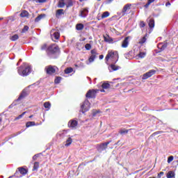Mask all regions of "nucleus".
Wrapping results in <instances>:
<instances>
[{"label":"nucleus","instance_id":"c9c22d12","mask_svg":"<svg viewBox=\"0 0 178 178\" xmlns=\"http://www.w3.org/2000/svg\"><path fill=\"white\" fill-rule=\"evenodd\" d=\"M71 6H73V1L72 0H68L67 8H71Z\"/></svg>","mask_w":178,"mask_h":178},{"label":"nucleus","instance_id":"8fccbe9b","mask_svg":"<svg viewBox=\"0 0 178 178\" xmlns=\"http://www.w3.org/2000/svg\"><path fill=\"white\" fill-rule=\"evenodd\" d=\"M161 133H163V131H160L154 132L153 134H154V136H156V134H161Z\"/></svg>","mask_w":178,"mask_h":178},{"label":"nucleus","instance_id":"c756f323","mask_svg":"<svg viewBox=\"0 0 178 178\" xmlns=\"http://www.w3.org/2000/svg\"><path fill=\"white\" fill-rule=\"evenodd\" d=\"M102 88L106 90L111 87V84H109L108 83H102Z\"/></svg>","mask_w":178,"mask_h":178},{"label":"nucleus","instance_id":"338daca9","mask_svg":"<svg viewBox=\"0 0 178 178\" xmlns=\"http://www.w3.org/2000/svg\"><path fill=\"white\" fill-rule=\"evenodd\" d=\"M2 122V118H0V123Z\"/></svg>","mask_w":178,"mask_h":178},{"label":"nucleus","instance_id":"58836bf2","mask_svg":"<svg viewBox=\"0 0 178 178\" xmlns=\"http://www.w3.org/2000/svg\"><path fill=\"white\" fill-rule=\"evenodd\" d=\"M24 115H26V112H24L23 113H22L21 115H18L16 118L15 120H19V119H22V118H23L24 116Z\"/></svg>","mask_w":178,"mask_h":178},{"label":"nucleus","instance_id":"c85d7f7f","mask_svg":"<svg viewBox=\"0 0 178 178\" xmlns=\"http://www.w3.org/2000/svg\"><path fill=\"white\" fill-rule=\"evenodd\" d=\"M119 133H120V134H121L122 136H124V134H127V133H129V130L124 129H120V130L119 131Z\"/></svg>","mask_w":178,"mask_h":178},{"label":"nucleus","instance_id":"7c9ffc66","mask_svg":"<svg viewBox=\"0 0 178 178\" xmlns=\"http://www.w3.org/2000/svg\"><path fill=\"white\" fill-rule=\"evenodd\" d=\"M44 106L47 111H49L51 108V103H49V102H45L44 104Z\"/></svg>","mask_w":178,"mask_h":178},{"label":"nucleus","instance_id":"4be33fe9","mask_svg":"<svg viewBox=\"0 0 178 178\" xmlns=\"http://www.w3.org/2000/svg\"><path fill=\"white\" fill-rule=\"evenodd\" d=\"M38 168H40V163L38 161H35L33 164V170H38Z\"/></svg>","mask_w":178,"mask_h":178},{"label":"nucleus","instance_id":"f03ea898","mask_svg":"<svg viewBox=\"0 0 178 178\" xmlns=\"http://www.w3.org/2000/svg\"><path fill=\"white\" fill-rule=\"evenodd\" d=\"M58 51L59 47H58V45H56V44H54L48 47L46 52L49 58H55V56L56 55V54H58Z\"/></svg>","mask_w":178,"mask_h":178},{"label":"nucleus","instance_id":"aec40b11","mask_svg":"<svg viewBox=\"0 0 178 178\" xmlns=\"http://www.w3.org/2000/svg\"><path fill=\"white\" fill-rule=\"evenodd\" d=\"M45 16H47L45 14H41L39 16H38L35 19V23H38V22H40V20H41L42 19H44V17H45Z\"/></svg>","mask_w":178,"mask_h":178},{"label":"nucleus","instance_id":"6e6d98bb","mask_svg":"<svg viewBox=\"0 0 178 178\" xmlns=\"http://www.w3.org/2000/svg\"><path fill=\"white\" fill-rule=\"evenodd\" d=\"M99 59H100V60H102V59H104V55H100V56H99Z\"/></svg>","mask_w":178,"mask_h":178},{"label":"nucleus","instance_id":"4468645a","mask_svg":"<svg viewBox=\"0 0 178 178\" xmlns=\"http://www.w3.org/2000/svg\"><path fill=\"white\" fill-rule=\"evenodd\" d=\"M95 94L97 92L95 90H90L86 95V98H95Z\"/></svg>","mask_w":178,"mask_h":178},{"label":"nucleus","instance_id":"9d476101","mask_svg":"<svg viewBox=\"0 0 178 178\" xmlns=\"http://www.w3.org/2000/svg\"><path fill=\"white\" fill-rule=\"evenodd\" d=\"M18 170L19 171H16L15 173L14 174V177H22V176H19V173H20V175H23V176H24L25 175H27V170H26V168H18Z\"/></svg>","mask_w":178,"mask_h":178},{"label":"nucleus","instance_id":"423d86ee","mask_svg":"<svg viewBox=\"0 0 178 178\" xmlns=\"http://www.w3.org/2000/svg\"><path fill=\"white\" fill-rule=\"evenodd\" d=\"M91 56L89 57V62L86 61V65H90V63H92L95 60V58H97V56L98 54H97V50L92 49L90 51Z\"/></svg>","mask_w":178,"mask_h":178},{"label":"nucleus","instance_id":"cd10ccee","mask_svg":"<svg viewBox=\"0 0 178 178\" xmlns=\"http://www.w3.org/2000/svg\"><path fill=\"white\" fill-rule=\"evenodd\" d=\"M147 34L142 38L140 41H139V44H140L141 45H143V44L145 43V42L147 41Z\"/></svg>","mask_w":178,"mask_h":178},{"label":"nucleus","instance_id":"49530a36","mask_svg":"<svg viewBox=\"0 0 178 178\" xmlns=\"http://www.w3.org/2000/svg\"><path fill=\"white\" fill-rule=\"evenodd\" d=\"M38 156H40V154H35L33 156V161H37V159L38 158Z\"/></svg>","mask_w":178,"mask_h":178},{"label":"nucleus","instance_id":"f257e3e1","mask_svg":"<svg viewBox=\"0 0 178 178\" xmlns=\"http://www.w3.org/2000/svg\"><path fill=\"white\" fill-rule=\"evenodd\" d=\"M18 74L22 76V77H26L31 73V65L24 63L23 65H20L17 70Z\"/></svg>","mask_w":178,"mask_h":178},{"label":"nucleus","instance_id":"393cba45","mask_svg":"<svg viewBox=\"0 0 178 178\" xmlns=\"http://www.w3.org/2000/svg\"><path fill=\"white\" fill-rule=\"evenodd\" d=\"M31 126H35V122L33 121L26 122V127H31Z\"/></svg>","mask_w":178,"mask_h":178},{"label":"nucleus","instance_id":"7ed1b4c3","mask_svg":"<svg viewBox=\"0 0 178 178\" xmlns=\"http://www.w3.org/2000/svg\"><path fill=\"white\" fill-rule=\"evenodd\" d=\"M106 62L111 59V60L114 62V63H117L118 60H119V54L118 51H111L108 52L105 58Z\"/></svg>","mask_w":178,"mask_h":178},{"label":"nucleus","instance_id":"20e7f679","mask_svg":"<svg viewBox=\"0 0 178 178\" xmlns=\"http://www.w3.org/2000/svg\"><path fill=\"white\" fill-rule=\"evenodd\" d=\"M90 102L86 99L81 105L80 112H81V113H86V112L90 111Z\"/></svg>","mask_w":178,"mask_h":178},{"label":"nucleus","instance_id":"e2e57ef3","mask_svg":"<svg viewBox=\"0 0 178 178\" xmlns=\"http://www.w3.org/2000/svg\"><path fill=\"white\" fill-rule=\"evenodd\" d=\"M119 143H120V140H118V143L115 144V145H118V144H119Z\"/></svg>","mask_w":178,"mask_h":178},{"label":"nucleus","instance_id":"052dcab7","mask_svg":"<svg viewBox=\"0 0 178 178\" xmlns=\"http://www.w3.org/2000/svg\"><path fill=\"white\" fill-rule=\"evenodd\" d=\"M100 92H105V90L101 89V90H100Z\"/></svg>","mask_w":178,"mask_h":178},{"label":"nucleus","instance_id":"f3484780","mask_svg":"<svg viewBox=\"0 0 178 178\" xmlns=\"http://www.w3.org/2000/svg\"><path fill=\"white\" fill-rule=\"evenodd\" d=\"M147 22H148L149 27L150 29H154V27H155V20L154 19V18L147 19Z\"/></svg>","mask_w":178,"mask_h":178},{"label":"nucleus","instance_id":"69168bd1","mask_svg":"<svg viewBox=\"0 0 178 178\" xmlns=\"http://www.w3.org/2000/svg\"><path fill=\"white\" fill-rule=\"evenodd\" d=\"M33 118V115L29 116V118L31 119Z\"/></svg>","mask_w":178,"mask_h":178},{"label":"nucleus","instance_id":"ea45409f","mask_svg":"<svg viewBox=\"0 0 178 178\" xmlns=\"http://www.w3.org/2000/svg\"><path fill=\"white\" fill-rule=\"evenodd\" d=\"M26 31H29V26H24L22 31V33H26Z\"/></svg>","mask_w":178,"mask_h":178},{"label":"nucleus","instance_id":"79ce46f5","mask_svg":"<svg viewBox=\"0 0 178 178\" xmlns=\"http://www.w3.org/2000/svg\"><path fill=\"white\" fill-rule=\"evenodd\" d=\"M58 8H65V3L64 2H59L58 5Z\"/></svg>","mask_w":178,"mask_h":178},{"label":"nucleus","instance_id":"de8ad7c7","mask_svg":"<svg viewBox=\"0 0 178 178\" xmlns=\"http://www.w3.org/2000/svg\"><path fill=\"white\" fill-rule=\"evenodd\" d=\"M79 67H86V65H84L83 63H79Z\"/></svg>","mask_w":178,"mask_h":178},{"label":"nucleus","instance_id":"13d9d810","mask_svg":"<svg viewBox=\"0 0 178 178\" xmlns=\"http://www.w3.org/2000/svg\"><path fill=\"white\" fill-rule=\"evenodd\" d=\"M165 6H170V2H167L165 3Z\"/></svg>","mask_w":178,"mask_h":178},{"label":"nucleus","instance_id":"1a4fd4ad","mask_svg":"<svg viewBox=\"0 0 178 178\" xmlns=\"http://www.w3.org/2000/svg\"><path fill=\"white\" fill-rule=\"evenodd\" d=\"M156 73V70H151L149 72L145 73L143 75L142 80H147V79H149V77H152V76H154Z\"/></svg>","mask_w":178,"mask_h":178},{"label":"nucleus","instance_id":"37998d69","mask_svg":"<svg viewBox=\"0 0 178 178\" xmlns=\"http://www.w3.org/2000/svg\"><path fill=\"white\" fill-rule=\"evenodd\" d=\"M139 26H140V29L145 27V22H144L143 21H141Z\"/></svg>","mask_w":178,"mask_h":178},{"label":"nucleus","instance_id":"b1692460","mask_svg":"<svg viewBox=\"0 0 178 178\" xmlns=\"http://www.w3.org/2000/svg\"><path fill=\"white\" fill-rule=\"evenodd\" d=\"M175 177V172L169 171L167 173V178H174Z\"/></svg>","mask_w":178,"mask_h":178},{"label":"nucleus","instance_id":"5fc2aeb1","mask_svg":"<svg viewBox=\"0 0 178 178\" xmlns=\"http://www.w3.org/2000/svg\"><path fill=\"white\" fill-rule=\"evenodd\" d=\"M15 105H16V104L13 103L12 104H10V105L9 106V108H13V106H15Z\"/></svg>","mask_w":178,"mask_h":178},{"label":"nucleus","instance_id":"09e8293b","mask_svg":"<svg viewBox=\"0 0 178 178\" xmlns=\"http://www.w3.org/2000/svg\"><path fill=\"white\" fill-rule=\"evenodd\" d=\"M45 49H47V44H43V45L41 47V50H42V51H45Z\"/></svg>","mask_w":178,"mask_h":178},{"label":"nucleus","instance_id":"4d7b16f0","mask_svg":"<svg viewBox=\"0 0 178 178\" xmlns=\"http://www.w3.org/2000/svg\"><path fill=\"white\" fill-rule=\"evenodd\" d=\"M58 134L62 137V136H63V134H65V131L60 132Z\"/></svg>","mask_w":178,"mask_h":178},{"label":"nucleus","instance_id":"f704fd0d","mask_svg":"<svg viewBox=\"0 0 178 178\" xmlns=\"http://www.w3.org/2000/svg\"><path fill=\"white\" fill-rule=\"evenodd\" d=\"M11 41H16L19 40V35L15 34L10 38Z\"/></svg>","mask_w":178,"mask_h":178},{"label":"nucleus","instance_id":"412c9836","mask_svg":"<svg viewBox=\"0 0 178 178\" xmlns=\"http://www.w3.org/2000/svg\"><path fill=\"white\" fill-rule=\"evenodd\" d=\"M168 47L167 43H161L158 45V47L160 48L161 51H163Z\"/></svg>","mask_w":178,"mask_h":178},{"label":"nucleus","instance_id":"2eb2a0df","mask_svg":"<svg viewBox=\"0 0 178 178\" xmlns=\"http://www.w3.org/2000/svg\"><path fill=\"white\" fill-rule=\"evenodd\" d=\"M130 6H131V4H127L124 6L122 12L120 13V16H121V17L122 16H124V15H126V12H127V10H129V9H130Z\"/></svg>","mask_w":178,"mask_h":178},{"label":"nucleus","instance_id":"a19ab883","mask_svg":"<svg viewBox=\"0 0 178 178\" xmlns=\"http://www.w3.org/2000/svg\"><path fill=\"white\" fill-rule=\"evenodd\" d=\"M145 55H146L145 53H144V52H140V53L138 54V57H139V58H145Z\"/></svg>","mask_w":178,"mask_h":178},{"label":"nucleus","instance_id":"a878e982","mask_svg":"<svg viewBox=\"0 0 178 178\" xmlns=\"http://www.w3.org/2000/svg\"><path fill=\"white\" fill-rule=\"evenodd\" d=\"M72 143H73V140H72V138H68V139L65 142V147H69V145H70Z\"/></svg>","mask_w":178,"mask_h":178},{"label":"nucleus","instance_id":"0e129e2a","mask_svg":"<svg viewBox=\"0 0 178 178\" xmlns=\"http://www.w3.org/2000/svg\"><path fill=\"white\" fill-rule=\"evenodd\" d=\"M20 62H22V59H19L18 63H20Z\"/></svg>","mask_w":178,"mask_h":178},{"label":"nucleus","instance_id":"2f4dec72","mask_svg":"<svg viewBox=\"0 0 178 178\" xmlns=\"http://www.w3.org/2000/svg\"><path fill=\"white\" fill-rule=\"evenodd\" d=\"M73 72V68L72 67H67L65 70V74H70V73H72Z\"/></svg>","mask_w":178,"mask_h":178},{"label":"nucleus","instance_id":"6e6552de","mask_svg":"<svg viewBox=\"0 0 178 178\" xmlns=\"http://www.w3.org/2000/svg\"><path fill=\"white\" fill-rule=\"evenodd\" d=\"M51 39L53 40H59L60 38V33H59V31H56L55 29H52L50 32Z\"/></svg>","mask_w":178,"mask_h":178},{"label":"nucleus","instance_id":"a18cd8bd","mask_svg":"<svg viewBox=\"0 0 178 178\" xmlns=\"http://www.w3.org/2000/svg\"><path fill=\"white\" fill-rule=\"evenodd\" d=\"M99 112H101V111H93V112H92V116H93V118H95V116H97V115H98V113H99Z\"/></svg>","mask_w":178,"mask_h":178},{"label":"nucleus","instance_id":"72a5a7b5","mask_svg":"<svg viewBox=\"0 0 178 178\" xmlns=\"http://www.w3.org/2000/svg\"><path fill=\"white\" fill-rule=\"evenodd\" d=\"M61 80H62V77H60V76H57V77L55 79V80H54L55 84H59V83H60Z\"/></svg>","mask_w":178,"mask_h":178},{"label":"nucleus","instance_id":"39448f33","mask_svg":"<svg viewBox=\"0 0 178 178\" xmlns=\"http://www.w3.org/2000/svg\"><path fill=\"white\" fill-rule=\"evenodd\" d=\"M58 67L55 65H48L45 67L44 70L47 74H54V73L56 72V70Z\"/></svg>","mask_w":178,"mask_h":178},{"label":"nucleus","instance_id":"9b49d317","mask_svg":"<svg viewBox=\"0 0 178 178\" xmlns=\"http://www.w3.org/2000/svg\"><path fill=\"white\" fill-rule=\"evenodd\" d=\"M29 94V88L24 89L16 101L18 102L23 99L24 98H26Z\"/></svg>","mask_w":178,"mask_h":178},{"label":"nucleus","instance_id":"3c124183","mask_svg":"<svg viewBox=\"0 0 178 178\" xmlns=\"http://www.w3.org/2000/svg\"><path fill=\"white\" fill-rule=\"evenodd\" d=\"M153 2H155V0H148L147 1L148 5H151V3H152Z\"/></svg>","mask_w":178,"mask_h":178},{"label":"nucleus","instance_id":"ddd939ff","mask_svg":"<svg viewBox=\"0 0 178 178\" xmlns=\"http://www.w3.org/2000/svg\"><path fill=\"white\" fill-rule=\"evenodd\" d=\"M115 64V63H114V62H113L112 64L109 65L108 70L110 72H116V70H119V69H121V67L120 66H118Z\"/></svg>","mask_w":178,"mask_h":178},{"label":"nucleus","instance_id":"603ef678","mask_svg":"<svg viewBox=\"0 0 178 178\" xmlns=\"http://www.w3.org/2000/svg\"><path fill=\"white\" fill-rule=\"evenodd\" d=\"M161 176H163V172H161L159 175H158V177L161 178Z\"/></svg>","mask_w":178,"mask_h":178},{"label":"nucleus","instance_id":"864d4df0","mask_svg":"<svg viewBox=\"0 0 178 178\" xmlns=\"http://www.w3.org/2000/svg\"><path fill=\"white\" fill-rule=\"evenodd\" d=\"M47 0H38V2L40 3H44V2H45Z\"/></svg>","mask_w":178,"mask_h":178},{"label":"nucleus","instance_id":"f8f14e48","mask_svg":"<svg viewBox=\"0 0 178 178\" xmlns=\"http://www.w3.org/2000/svg\"><path fill=\"white\" fill-rule=\"evenodd\" d=\"M79 124V122L76 120H71L68 122V127L70 129H76L77 127V125Z\"/></svg>","mask_w":178,"mask_h":178},{"label":"nucleus","instance_id":"c03bdc74","mask_svg":"<svg viewBox=\"0 0 178 178\" xmlns=\"http://www.w3.org/2000/svg\"><path fill=\"white\" fill-rule=\"evenodd\" d=\"M173 159H174L173 156H169L168 159V163H170V162H172V161H173Z\"/></svg>","mask_w":178,"mask_h":178},{"label":"nucleus","instance_id":"bb28decb","mask_svg":"<svg viewBox=\"0 0 178 178\" xmlns=\"http://www.w3.org/2000/svg\"><path fill=\"white\" fill-rule=\"evenodd\" d=\"M20 16H21V17H27V16H29V12H27L26 10H23L20 13Z\"/></svg>","mask_w":178,"mask_h":178},{"label":"nucleus","instance_id":"4c0bfd02","mask_svg":"<svg viewBox=\"0 0 178 178\" xmlns=\"http://www.w3.org/2000/svg\"><path fill=\"white\" fill-rule=\"evenodd\" d=\"M85 48H86V51H90V49H91V44L87 43V44L85 45Z\"/></svg>","mask_w":178,"mask_h":178},{"label":"nucleus","instance_id":"dca6fc26","mask_svg":"<svg viewBox=\"0 0 178 178\" xmlns=\"http://www.w3.org/2000/svg\"><path fill=\"white\" fill-rule=\"evenodd\" d=\"M129 40H130V36H127L124 38L122 44V48H127V47H129Z\"/></svg>","mask_w":178,"mask_h":178},{"label":"nucleus","instance_id":"0eeeda50","mask_svg":"<svg viewBox=\"0 0 178 178\" xmlns=\"http://www.w3.org/2000/svg\"><path fill=\"white\" fill-rule=\"evenodd\" d=\"M111 143H112V140H109V141L106 142L104 143H101L97 147V151L99 152H102V151H105V149H106V148H108V145H109V144H111Z\"/></svg>","mask_w":178,"mask_h":178},{"label":"nucleus","instance_id":"5701e85b","mask_svg":"<svg viewBox=\"0 0 178 178\" xmlns=\"http://www.w3.org/2000/svg\"><path fill=\"white\" fill-rule=\"evenodd\" d=\"M84 29V25L83 24H77L76 25V29L80 31V30H83Z\"/></svg>","mask_w":178,"mask_h":178},{"label":"nucleus","instance_id":"473e14b6","mask_svg":"<svg viewBox=\"0 0 178 178\" xmlns=\"http://www.w3.org/2000/svg\"><path fill=\"white\" fill-rule=\"evenodd\" d=\"M110 13L108 11L103 13V14L102 15V19H105L106 17H108Z\"/></svg>","mask_w":178,"mask_h":178},{"label":"nucleus","instance_id":"774afa93","mask_svg":"<svg viewBox=\"0 0 178 178\" xmlns=\"http://www.w3.org/2000/svg\"><path fill=\"white\" fill-rule=\"evenodd\" d=\"M112 1H113V0H108L109 3L112 2Z\"/></svg>","mask_w":178,"mask_h":178},{"label":"nucleus","instance_id":"680f3d73","mask_svg":"<svg viewBox=\"0 0 178 178\" xmlns=\"http://www.w3.org/2000/svg\"><path fill=\"white\" fill-rule=\"evenodd\" d=\"M74 66H75V67H79V64L78 65L75 64Z\"/></svg>","mask_w":178,"mask_h":178},{"label":"nucleus","instance_id":"6ab92c4d","mask_svg":"<svg viewBox=\"0 0 178 178\" xmlns=\"http://www.w3.org/2000/svg\"><path fill=\"white\" fill-rule=\"evenodd\" d=\"M88 15V8H84L83 10L81 11L80 16L81 17H87Z\"/></svg>","mask_w":178,"mask_h":178},{"label":"nucleus","instance_id":"bf43d9fd","mask_svg":"<svg viewBox=\"0 0 178 178\" xmlns=\"http://www.w3.org/2000/svg\"><path fill=\"white\" fill-rule=\"evenodd\" d=\"M149 6V4H148V2L145 5V8H148Z\"/></svg>","mask_w":178,"mask_h":178},{"label":"nucleus","instance_id":"e433bc0d","mask_svg":"<svg viewBox=\"0 0 178 178\" xmlns=\"http://www.w3.org/2000/svg\"><path fill=\"white\" fill-rule=\"evenodd\" d=\"M104 38L105 42H112V41H113V40H112L110 38H106V37L104 36Z\"/></svg>","mask_w":178,"mask_h":178},{"label":"nucleus","instance_id":"a211bd4d","mask_svg":"<svg viewBox=\"0 0 178 178\" xmlns=\"http://www.w3.org/2000/svg\"><path fill=\"white\" fill-rule=\"evenodd\" d=\"M62 15H65V13L63 12V9H59L56 10V17L57 19H60V17H62Z\"/></svg>","mask_w":178,"mask_h":178}]
</instances>
